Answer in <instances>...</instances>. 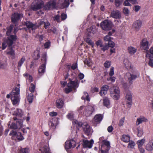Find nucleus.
Wrapping results in <instances>:
<instances>
[{
  "instance_id": "obj_1",
  "label": "nucleus",
  "mask_w": 153,
  "mask_h": 153,
  "mask_svg": "<svg viewBox=\"0 0 153 153\" xmlns=\"http://www.w3.org/2000/svg\"><path fill=\"white\" fill-rule=\"evenodd\" d=\"M8 46L9 48L7 53V54L10 56V58L12 60L16 58L15 51L13 49L12 46L9 44V42L5 39L4 40L2 44L1 48L2 50H4Z\"/></svg>"
},
{
  "instance_id": "obj_2",
  "label": "nucleus",
  "mask_w": 153,
  "mask_h": 153,
  "mask_svg": "<svg viewBox=\"0 0 153 153\" xmlns=\"http://www.w3.org/2000/svg\"><path fill=\"white\" fill-rule=\"evenodd\" d=\"M139 74L137 72L136 74H131L130 73H127L125 76V78L128 79V83H124L123 85L125 88H128L132 84L134 80L135 79L137 76H139Z\"/></svg>"
},
{
  "instance_id": "obj_3",
  "label": "nucleus",
  "mask_w": 153,
  "mask_h": 153,
  "mask_svg": "<svg viewBox=\"0 0 153 153\" xmlns=\"http://www.w3.org/2000/svg\"><path fill=\"white\" fill-rule=\"evenodd\" d=\"M110 96L115 100H118L120 97V92L119 88L113 86L109 88Z\"/></svg>"
},
{
  "instance_id": "obj_4",
  "label": "nucleus",
  "mask_w": 153,
  "mask_h": 153,
  "mask_svg": "<svg viewBox=\"0 0 153 153\" xmlns=\"http://www.w3.org/2000/svg\"><path fill=\"white\" fill-rule=\"evenodd\" d=\"M112 22L110 21L107 19L102 21L100 23V26L102 29L105 30H109L112 27Z\"/></svg>"
},
{
  "instance_id": "obj_5",
  "label": "nucleus",
  "mask_w": 153,
  "mask_h": 153,
  "mask_svg": "<svg viewBox=\"0 0 153 153\" xmlns=\"http://www.w3.org/2000/svg\"><path fill=\"white\" fill-rule=\"evenodd\" d=\"M44 4V2L41 0L34 1L31 6V9L33 11L41 9Z\"/></svg>"
},
{
  "instance_id": "obj_6",
  "label": "nucleus",
  "mask_w": 153,
  "mask_h": 153,
  "mask_svg": "<svg viewBox=\"0 0 153 153\" xmlns=\"http://www.w3.org/2000/svg\"><path fill=\"white\" fill-rule=\"evenodd\" d=\"M16 30L13 31V34H11L7 36V37L6 39L9 42V44L12 46L13 44L16 42L17 39V37L16 35Z\"/></svg>"
},
{
  "instance_id": "obj_7",
  "label": "nucleus",
  "mask_w": 153,
  "mask_h": 153,
  "mask_svg": "<svg viewBox=\"0 0 153 153\" xmlns=\"http://www.w3.org/2000/svg\"><path fill=\"white\" fill-rule=\"evenodd\" d=\"M23 17V14L17 13H14L11 16V22L15 25L17 24L20 18Z\"/></svg>"
},
{
  "instance_id": "obj_8",
  "label": "nucleus",
  "mask_w": 153,
  "mask_h": 153,
  "mask_svg": "<svg viewBox=\"0 0 153 153\" xmlns=\"http://www.w3.org/2000/svg\"><path fill=\"white\" fill-rule=\"evenodd\" d=\"M23 120L22 119H18L16 122H13L10 126L11 129H16L20 128L23 125Z\"/></svg>"
},
{
  "instance_id": "obj_9",
  "label": "nucleus",
  "mask_w": 153,
  "mask_h": 153,
  "mask_svg": "<svg viewBox=\"0 0 153 153\" xmlns=\"http://www.w3.org/2000/svg\"><path fill=\"white\" fill-rule=\"evenodd\" d=\"M103 115L101 114H98L96 115L92 120V123L95 126L100 123L103 118Z\"/></svg>"
},
{
  "instance_id": "obj_10",
  "label": "nucleus",
  "mask_w": 153,
  "mask_h": 153,
  "mask_svg": "<svg viewBox=\"0 0 153 153\" xmlns=\"http://www.w3.org/2000/svg\"><path fill=\"white\" fill-rule=\"evenodd\" d=\"M56 2L54 1H50L46 3L43 6L44 9L45 10H50L55 8Z\"/></svg>"
},
{
  "instance_id": "obj_11",
  "label": "nucleus",
  "mask_w": 153,
  "mask_h": 153,
  "mask_svg": "<svg viewBox=\"0 0 153 153\" xmlns=\"http://www.w3.org/2000/svg\"><path fill=\"white\" fill-rule=\"evenodd\" d=\"M76 146V142L72 139L68 140L65 143V148L66 150L69 149L71 148H74Z\"/></svg>"
},
{
  "instance_id": "obj_12",
  "label": "nucleus",
  "mask_w": 153,
  "mask_h": 153,
  "mask_svg": "<svg viewBox=\"0 0 153 153\" xmlns=\"http://www.w3.org/2000/svg\"><path fill=\"white\" fill-rule=\"evenodd\" d=\"M94 143L93 140H91L90 141L86 140H84L82 144L83 148H88L91 149L92 148Z\"/></svg>"
},
{
  "instance_id": "obj_13",
  "label": "nucleus",
  "mask_w": 153,
  "mask_h": 153,
  "mask_svg": "<svg viewBox=\"0 0 153 153\" xmlns=\"http://www.w3.org/2000/svg\"><path fill=\"white\" fill-rule=\"evenodd\" d=\"M85 115L86 117H89L92 114L94 111V107L88 105L85 106Z\"/></svg>"
},
{
  "instance_id": "obj_14",
  "label": "nucleus",
  "mask_w": 153,
  "mask_h": 153,
  "mask_svg": "<svg viewBox=\"0 0 153 153\" xmlns=\"http://www.w3.org/2000/svg\"><path fill=\"white\" fill-rule=\"evenodd\" d=\"M24 23L25 25L26 26L27 28L31 29L33 31L34 30L38 27V26L36 24H33L32 22L30 21L25 22Z\"/></svg>"
},
{
  "instance_id": "obj_15",
  "label": "nucleus",
  "mask_w": 153,
  "mask_h": 153,
  "mask_svg": "<svg viewBox=\"0 0 153 153\" xmlns=\"http://www.w3.org/2000/svg\"><path fill=\"white\" fill-rule=\"evenodd\" d=\"M58 120L56 118H53L50 120L48 122V125L50 129H55L58 124Z\"/></svg>"
},
{
  "instance_id": "obj_16",
  "label": "nucleus",
  "mask_w": 153,
  "mask_h": 153,
  "mask_svg": "<svg viewBox=\"0 0 153 153\" xmlns=\"http://www.w3.org/2000/svg\"><path fill=\"white\" fill-rule=\"evenodd\" d=\"M142 22L141 21L137 20L135 21L132 24V28L135 30L138 31L141 27Z\"/></svg>"
},
{
  "instance_id": "obj_17",
  "label": "nucleus",
  "mask_w": 153,
  "mask_h": 153,
  "mask_svg": "<svg viewBox=\"0 0 153 153\" xmlns=\"http://www.w3.org/2000/svg\"><path fill=\"white\" fill-rule=\"evenodd\" d=\"M55 104L56 107L60 109L63 108L64 102L62 99L59 98L56 100Z\"/></svg>"
},
{
  "instance_id": "obj_18",
  "label": "nucleus",
  "mask_w": 153,
  "mask_h": 153,
  "mask_svg": "<svg viewBox=\"0 0 153 153\" xmlns=\"http://www.w3.org/2000/svg\"><path fill=\"white\" fill-rule=\"evenodd\" d=\"M110 16L114 19H120L121 16V13L118 10L113 11L111 12Z\"/></svg>"
},
{
  "instance_id": "obj_19",
  "label": "nucleus",
  "mask_w": 153,
  "mask_h": 153,
  "mask_svg": "<svg viewBox=\"0 0 153 153\" xmlns=\"http://www.w3.org/2000/svg\"><path fill=\"white\" fill-rule=\"evenodd\" d=\"M109 89V86L107 85H104L101 88L99 94L101 96L105 95L107 93Z\"/></svg>"
},
{
  "instance_id": "obj_20",
  "label": "nucleus",
  "mask_w": 153,
  "mask_h": 153,
  "mask_svg": "<svg viewBox=\"0 0 153 153\" xmlns=\"http://www.w3.org/2000/svg\"><path fill=\"white\" fill-rule=\"evenodd\" d=\"M46 66V64H42L39 67L38 69V73L40 76L44 74L45 71Z\"/></svg>"
},
{
  "instance_id": "obj_21",
  "label": "nucleus",
  "mask_w": 153,
  "mask_h": 153,
  "mask_svg": "<svg viewBox=\"0 0 153 153\" xmlns=\"http://www.w3.org/2000/svg\"><path fill=\"white\" fill-rule=\"evenodd\" d=\"M126 98L127 99L126 103L128 105L131 106L132 104V95L131 93L129 92L126 95Z\"/></svg>"
},
{
  "instance_id": "obj_22",
  "label": "nucleus",
  "mask_w": 153,
  "mask_h": 153,
  "mask_svg": "<svg viewBox=\"0 0 153 153\" xmlns=\"http://www.w3.org/2000/svg\"><path fill=\"white\" fill-rule=\"evenodd\" d=\"M69 82L67 84L68 87H70L73 89L75 88L77 84V82L75 81H72L71 79H68Z\"/></svg>"
},
{
  "instance_id": "obj_23",
  "label": "nucleus",
  "mask_w": 153,
  "mask_h": 153,
  "mask_svg": "<svg viewBox=\"0 0 153 153\" xmlns=\"http://www.w3.org/2000/svg\"><path fill=\"white\" fill-rule=\"evenodd\" d=\"M138 145V148L141 153H143V139L140 140L137 143Z\"/></svg>"
},
{
  "instance_id": "obj_24",
  "label": "nucleus",
  "mask_w": 153,
  "mask_h": 153,
  "mask_svg": "<svg viewBox=\"0 0 153 153\" xmlns=\"http://www.w3.org/2000/svg\"><path fill=\"white\" fill-rule=\"evenodd\" d=\"M20 93V89L19 88L17 87L13 88L11 92V96H19Z\"/></svg>"
},
{
  "instance_id": "obj_25",
  "label": "nucleus",
  "mask_w": 153,
  "mask_h": 153,
  "mask_svg": "<svg viewBox=\"0 0 153 153\" xmlns=\"http://www.w3.org/2000/svg\"><path fill=\"white\" fill-rule=\"evenodd\" d=\"M146 149L148 151L153 150V139L149 141L148 143L146 146Z\"/></svg>"
},
{
  "instance_id": "obj_26",
  "label": "nucleus",
  "mask_w": 153,
  "mask_h": 153,
  "mask_svg": "<svg viewBox=\"0 0 153 153\" xmlns=\"http://www.w3.org/2000/svg\"><path fill=\"white\" fill-rule=\"evenodd\" d=\"M39 151H41V153H51L49 148L46 145H45L40 148Z\"/></svg>"
},
{
  "instance_id": "obj_27",
  "label": "nucleus",
  "mask_w": 153,
  "mask_h": 153,
  "mask_svg": "<svg viewBox=\"0 0 153 153\" xmlns=\"http://www.w3.org/2000/svg\"><path fill=\"white\" fill-rule=\"evenodd\" d=\"M82 127L85 133V134H88L91 130L90 126L87 123H86L85 125H84V126Z\"/></svg>"
},
{
  "instance_id": "obj_28",
  "label": "nucleus",
  "mask_w": 153,
  "mask_h": 153,
  "mask_svg": "<svg viewBox=\"0 0 153 153\" xmlns=\"http://www.w3.org/2000/svg\"><path fill=\"white\" fill-rule=\"evenodd\" d=\"M11 99L12 103L13 104V105H16L19 101V96H11Z\"/></svg>"
},
{
  "instance_id": "obj_29",
  "label": "nucleus",
  "mask_w": 153,
  "mask_h": 153,
  "mask_svg": "<svg viewBox=\"0 0 153 153\" xmlns=\"http://www.w3.org/2000/svg\"><path fill=\"white\" fill-rule=\"evenodd\" d=\"M104 145L106 146V149L105 150L108 151L110 148V143L109 142V141H107L106 140H103L102 141V147H103Z\"/></svg>"
},
{
  "instance_id": "obj_30",
  "label": "nucleus",
  "mask_w": 153,
  "mask_h": 153,
  "mask_svg": "<svg viewBox=\"0 0 153 153\" xmlns=\"http://www.w3.org/2000/svg\"><path fill=\"white\" fill-rule=\"evenodd\" d=\"M127 50L129 53L132 55L136 52L137 49L132 46H129L127 48Z\"/></svg>"
},
{
  "instance_id": "obj_31",
  "label": "nucleus",
  "mask_w": 153,
  "mask_h": 153,
  "mask_svg": "<svg viewBox=\"0 0 153 153\" xmlns=\"http://www.w3.org/2000/svg\"><path fill=\"white\" fill-rule=\"evenodd\" d=\"M103 104L104 106L109 108L110 107V101L107 97L105 98L103 100Z\"/></svg>"
},
{
  "instance_id": "obj_32",
  "label": "nucleus",
  "mask_w": 153,
  "mask_h": 153,
  "mask_svg": "<svg viewBox=\"0 0 153 153\" xmlns=\"http://www.w3.org/2000/svg\"><path fill=\"white\" fill-rule=\"evenodd\" d=\"M13 25H10L9 26L6 27L7 30L6 34L7 36H8L12 34V31L13 30Z\"/></svg>"
},
{
  "instance_id": "obj_33",
  "label": "nucleus",
  "mask_w": 153,
  "mask_h": 153,
  "mask_svg": "<svg viewBox=\"0 0 153 153\" xmlns=\"http://www.w3.org/2000/svg\"><path fill=\"white\" fill-rule=\"evenodd\" d=\"M146 58H149L151 57L153 58V47L151 48L149 51H146Z\"/></svg>"
},
{
  "instance_id": "obj_34",
  "label": "nucleus",
  "mask_w": 153,
  "mask_h": 153,
  "mask_svg": "<svg viewBox=\"0 0 153 153\" xmlns=\"http://www.w3.org/2000/svg\"><path fill=\"white\" fill-rule=\"evenodd\" d=\"M23 114V113L21 109H18L16 111L14 112L13 114L16 116L21 117L22 116Z\"/></svg>"
},
{
  "instance_id": "obj_35",
  "label": "nucleus",
  "mask_w": 153,
  "mask_h": 153,
  "mask_svg": "<svg viewBox=\"0 0 153 153\" xmlns=\"http://www.w3.org/2000/svg\"><path fill=\"white\" fill-rule=\"evenodd\" d=\"M123 63L124 64L125 66L126 67L127 69L130 68L131 69L132 68L131 67V64L128 61V59H125L123 61Z\"/></svg>"
},
{
  "instance_id": "obj_36",
  "label": "nucleus",
  "mask_w": 153,
  "mask_h": 153,
  "mask_svg": "<svg viewBox=\"0 0 153 153\" xmlns=\"http://www.w3.org/2000/svg\"><path fill=\"white\" fill-rule=\"evenodd\" d=\"M29 148H21L19 150H18V153H29Z\"/></svg>"
},
{
  "instance_id": "obj_37",
  "label": "nucleus",
  "mask_w": 153,
  "mask_h": 153,
  "mask_svg": "<svg viewBox=\"0 0 153 153\" xmlns=\"http://www.w3.org/2000/svg\"><path fill=\"white\" fill-rule=\"evenodd\" d=\"M84 95L81 98V99L83 100H86L88 101H90V99L89 97L88 94L87 92L84 91Z\"/></svg>"
},
{
  "instance_id": "obj_38",
  "label": "nucleus",
  "mask_w": 153,
  "mask_h": 153,
  "mask_svg": "<svg viewBox=\"0 0 153 153\" xmlns=\"http://www.w3.org/2000/svg\"><path fill=\"white\" fill-rule=\"evenodd\" d=\"M85 42L89 45L91 46L92 48H93L94 43L90 38L88 37L87 38L85 39Z\"/></svg>"
},
{
  "instance_id": "obj_39",
  "label": "nucleus",
  "mask_w": 153,
  "mask_h": 153,
  "mask_svg": "<svg viewBox=\"0 0 153 153\" xmlns=\"http://www.w3.org/2000/svg\"><path fill=\"white\" fill-rule=\"evenodd\" d=\"M35 88L36 85L32 83H31L29 88L30 91L31 93L30 94H33L34 92Z\"/></svg>"
},
{
  "instance_id": "obj_40",
  "label": "nucleus",
  "mask_w": 153,
  "mask_h": 153,
  "mask_svg": "<svg viewBox=\"0 0 153 153\" xmlns=\"http://www.w3.org/2000/svg\"><path fill=\"white\" fill-rule=\"evenodd\" d=\"M130 137L128 136L123 135L122 140L124 142H128L130 141Z\"/></svg>"
},
{
  "instance_id": "obj_41",
  "label": "nucleus",
  "mask_w": 153,
  "mask_h": 153,
  "mask_svg": "<svg viewBox=\"0 0 153 153\" xmlns=\"http://www.w3.org/2000/svg\"><path fill=\"white\" fill-rule=\"evenodd\" d=\"M33 95L32 94H28L27 100L29 103H31L33 101Z\"/></svg>"
},
{
  "instance_id": "obj_42",
  "label": "nucleus",
  "mask_w": 153,
  "mask_h": 153,
  "mask_svg": "<svg viewBox=\"0 0 153 153\" xmlns=\"http://www.w3.org/2000/svg\"><path fill=\"white\" fill-rule=\"evenodd\" d=\"M25 60V58L24 56H23L18 62V67H20L23 64Z\"/></svg>"
},
{
  "instance_id": "obj_43",
  "label": "nucleus",
  "mask_w": 153,
  "mask_h": 153,
  "mask_svg": "<svg viewBox=\"0 0 153 153\" xmlns=\"http://www.w3.org/2000/svg\"><path fill=\"white\" fill-rule=\"evenodd\" d=\"M16 138L19 141H21L24 139V138L21 132H18L16 135Z\"/></svg>"
},
{
  "instance_id": "obj_44",
  "label": "nucleus",
  "mask_w": 153,
  "mask_h": 153,
  "mask_svg": "<svg viewBox=\"0 0 153 153\" xmlns=\"http://www.w3.org/2000/svg\"><path fill=\"white\" fill-rule=\"evenodd\" d=\"M123 0H115V5L116 7H119L123 3Z\"/></svg>"
},
{
  "instance_id": "obj_45",
  "label": "nucleus",
  "mask_w": 153,
  "mask_h": 153,
  "mask_svg": "<svg viewBox=\"0 0 153 153\" xmlns=\"http://www.w3.org/2000/svg\"><path fill=\"white\" fill-rule=\"evenodd\" d=\"M40 51H36L34 52V55L35 57V59L38 60L40 57Z\"/></svg>"
},
{
  "instance_id": "obj_46",
  "label": "nucleus",
  "mask_w": 153,
  "mask_h": 153,
  "mask_svg": "<svg viewBox=\"0 0 153 153\" xmlns=\"http://www.w3.org/2000/svg\"><path fill=\"white\" fill-rule=\"evenodd\" d=\"M41 60L42 62H44V64H46L47 61V54L44 53L42 55V56L41 58Z\"/></svg>"
},
{
  "instance_id": "obj_47",
  "label": "nucleus",
  "mask_w": 153,
  "mask_h": 153,
  "mask_svg": "<svg viewBox=\"0 0 153 153\" xmlns=\"http://www.w3.org/2000/svg\"><path fill=\"white\" fill-rule=\"evenodd\" d=\"M144 50L146 51L149 49V45L147 39H144Z\"/></svg>"
},
{
  "instance_id": "obj_48",
  "label": "nucleus",
  "mask_w": 153,
  "mask_h": 153,
  "mask_svg": "<svg viewBox=\"0 0 153 153\" xmlns=\"http://www.w3.org/2000/svg\"><path fill=\"white\" fill-rule=\"evenodd\" d=\"M85 106L84 105L80 106L78 110L79 113L85 115Z\"/></svg>"
},
{
  "instance_id": "obj_49",
  "label": "nucleus",
  "mask_w": 153,
  "mask_h": 153,
  "mask_svg": "<svg viewBox=\"0 0 153 153\" xmlns=\"http://www.w3.org/2000/svg\"><path fill=\"white\" fill-rule=\"evenodd\" d=\"M40 25L43 24L44 25V27L45 29H46L48 26H50V23L48 22L42 21L40 22Z\"/></svg>"
},
{
  "instance_id": "obj_50",
  "label": "nucleus",
  "mask_w": 153,
  "mask_h": 153,
  "mask_svg": "<svg viewBox=\"0 0 153 153\" xmlns=\"http://www.w3.org/2000/svg\"><path fill=\"white\" fill-rule=\"evenodd\" d=\"M143 121V118H137L136 122V125L137 126L142 123Z\"/></svg>"
},
{
  "instance_id": "obj_51",
  "label": "nucleus",
  "mask_w": 153,
  "mask_h": 153,
  "mask_svg": "<svg viewBox=\"0 0 153 153\" xmlns=\"http://www.w3.org/2000/svg\"><path fill=\"white\" fill-rule=\"evenodd\" d=\"M135 145V144L134 141H131L130 142L129 141V143L128 144V148H132L134 147Z\"/></svg>"
},
{
  "instance_id": "obj_52",
  "label": "nucleus",
  "mask_w": 153,
  "mask_h": 153,
  "mask_svg": "<svg viewBox=\"0 0 153 153\" xmlns=\"http://www.w3.org/2000/svg\"><path fill=\"white\" fill-rule=\"evenodd\" d=\"M64 7H67L69 5V0H64L63 3Z\"/></svg>"
},
{
  "instance_id": "obj_53",
  "label": "nucleus",
  "mask_w": 153,
  "mask_h": 153,
  "mask_svg": "<svg viewBox=\"0 0 153 153\" xmlns=\"http://www.w3.org/2000/svg\"><path fill=\"white\" fill-rule=\"evenodd\" d=\"M104 66L105 68H109L111 65V62L106 61L104 64Z\"/></svg>"
},
{
  "instance_id": "obj_54",
  "label": "nucleus",
  "mask_w": 153,
  "mask_h": 153,
  "mask_svg": "<svg viewBox=\"0 0 153 153\" xmlns=\"http://www.w3.org/2000/svg\"><path fill=\"white\" fill-rule=\"evenodd\" d=\"M51 45V42L50 41H48L46 42L44 44L45 48H49Z\"/></svg>"
},
{
  "instance_id": "obj_55",
  "label": "nucleus",
  "mask_w": 153,
  "mask_h": 153,
  "mask_svg": "<svg viewBox=\"0 0 153 153\" xmlns=\"http://www.w3.org/2000/svg\"><path fill=\"white\" fill-rule=\"evenodd\" d=\"M72 91V89L71 87H68V88H66L65 89V93L68 94Z\"/></svg>"
},
{
  "instance_id": "obj_56",
  "label": "nucleus",
  "mask_w": 153,
  "mask_h": 153,
  "mask_svg": "<svg viewBox=\"0 0 153 153\" xmlns=\"http://www.w3.org/2000/svg\"><path fill=\"white\" fill-rule=\"evenodd\" d=\"M67 117L68 118L71 120H72L74 118V115L73 114L71 113H68L67 115Z\"/></svg>"
},
{
  "instance_id": "obj_57",
  "label": "nucleus",
  "mask_w": 153,
  "mask_h": 153,
  "mask_svg": "<svg viewBox=\"0 0 153 153\" xmlns=\"http://www.w3.org/2000/svg\"><path fill=\"white\" fill-rule=\"evenodd\" d=\"M7 67V65L5 63H2L0 62V69H5Z\"/></svg>"
},
{
  "instance_id": "obj_58",
  "label": "nucleus",
  "mask_w": 153,
  "mask_h": 153,
  "mask_svg": "<svg viewBox=\"0 0 153 153\" xmlns=\"http://www.w3.org/2000/svg\"><path fill=\"white\" fill-rule=\"evenodd\" d=\"M95 44L97 46H100V47H102V41L100 40H98L96 41Z\"/></svg>"
},
{
  "instance_id": "obj_59",
  "label": "nucleus",
  "mask_w": 153,
  "mask_h": 153,
  "mask_svg": "<svg viewBox=\"0 0 153 153\" xmlns=\"http://www.w3.org/2000/svg\"><path fill=\"white\" fill-rule=\"evenodd\" d=\"M108 44L109 46L110 47H114L115 46L114 42L111 40L108 42Z\"/></svg>"
},
{
  "instance_id": "obj_60",
  "label": "nucleus",
  "mask_w": 153,
  "mask_h": 153,
  "mask_svg": "<svg viewBox=\"0 0 153 153\" xmlns=\"http://www.w3.org/2000/svg\"><path fill=\"white\" fill-rule=\"evenodd\" d=\"M125 118L123 117L121 118L120 120L119 123L118 124V126H121L123 125V123L124 122Z\"/></svg>"
},
{
  "instance_id": "obj_61",
  "label": "nucleus",
  "mask_w": 153,
  "mask_h": 153,
  "mask_svg": "<svg viewBox=\"0 0 153 153\" xmlns=\"http://www.w3.org/2000/svg\"><path fill=\"white\" fill-rule=\"evenodd\" d=\"M114 68L113 67H111V68L110 71L109 73L110 76H112L114 75Z\"/></svg>"
},
{
  "instance_id": "obj_62",
  "label": "nucleus",
  "mask_w": 153,
  "mask_h": 153,
  "mask_svg": "<svg viewBox=\"0 0 153 153\" xmlns=\"http://www.w3.org/2000/svg\"><path fill=\"white\" fill-rule=\"evenodd\" d=\"M59 18V14H57L54 17V20L58 22H60Z\"/></svg>"
},
{
  "instance_id": "obj_63",
  "label": "nucleus",
  "mask_w": 153,
  "mask_h": 153,
  "mask_svg": "<svg viewBox=\"0 0 153 153\" xmlns=\"http://www.w3.org/2000/svg\"><path fill=\"white\" fill-rule=\"evenodd\" d=\"M123 12L125 14H128L129 13V11L128 8L124 7L123 9Z\"/></svg>"
},
{
  "instance_id": "obj_64",
  "label": "nucleus",
  "mask_w": 153,
  "mask_h": 153,
  "mask_svg": "<svg viewBox=\"0 0 153 153\" xmlns=\"http://www.w3.org/2000/svg\"><path fill=\"white\" fill-rule=\"evenodd\" d=\"M149 59V65L152 67H153V59L151 57L150 58H148Z\"/></svg>"
}]
</instances>
